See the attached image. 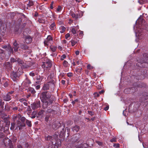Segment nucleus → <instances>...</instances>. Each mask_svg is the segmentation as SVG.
<instances>
[{
    "mask_svg": "<svg viewBox=\"0 0 148 148\" xmlns=\"http://www.w3.org/2000/svg\"><path fill=\"white\" fill-rule=\"evenodd\" d=\"M5 66L7 67H8L9 68H11V64L9 62H6L5 64Z\"/></svg>",
    "mask_w": 148,
    "mask_h": 148,
    "instance_id": "7c9ffc66",
    "label": "nucleus"
},
{
    "mask_svg": "<svg viewBox=\"0 0 148 148\" xmlns=\"http://www.w3.org/2000/svg\"><path fill=\"white\" fill-rule=\"evenodd\" d=\"M7 50L8 51L10 54H13V48L11 47L10 45H8V47L7 49Z\"/></svg>",
    "mask_w": 148,
    "mask_h": 148,
    "instance_id": "a211bd4d",
    "label": "nucleus"
},
{
    "mask_svg": "<svg viewBox=\"0 0 148 148\" xmlns=\"http://www.w3.org/2000/svg\"><path fill=\"white\" fill-rule=\"evenodd\" d=\"M18 108L17 107H14L12 108V110L14 111H16L18 110Z\"/></svg>",
    "mask_w": 148,
    "mask_h": 148,
    "instance_id": "052dcab7",
    "label": "nucleus"
},
{
    "mask_svg": "<svg viewBox=\"0 0 148 148\" xmlns=\"http://www.w3.org/2000/svg\"><path fill=\"white\" fill-rule=\"evenodd\" d=\"M66 56L65 55H64V54L63 55L61 56V60H64V59L65 58H66Z\"/></svg>",
    "mask_w": 148,
    "mask_h": 148,
    "instance_id": "09e8293b",
    "label": "nucleus"
},
{
    "mask_svg": "<svg viewBox=\"0 0 148 148\" xmlns=\"http://www.w3.org/2000/svg\"><path fill=\"white\" fill-rule=\"evenodd\" d=\"M26 122L27 125L29 127H31L32 126L31 122L30 121H29V120L27 119L26 121Z\"/></svg>",
    "mask_w": 148,
    "mask_h": 148,
    "instance_id": "a878e982",
    "label": "nucleus"
},
{
    "mask_svg": "<svg viewBox=\"0 0 148 148\" xmlns=\"http://www.w3.org/2000/svg\"><path fill=\"white\" fill-rule=\"evenodd\" d=\"M29 90L32 94H34L36 93V92L35 91V90L33 88H29Z\"/></svg>",
    "mask_w": 148,
    "mask_h": 148,
    "instance_id": "bb28decb",
    "label": "nucleus"
},
{
    "mask_svg": "<svg viewBox=\"0 0 148 148\" xmlns=\"http://www.w3.org/2000/svg\"><path fill=\"white\" fill-rule=\"evenodd\" d=\"M36 78L37 81L36 82V83L37 84H39L43 79L42 77H41L40 75H37L36 76Z\"/></svg>",
    "mask_w": 148,
    "mask_h": 148,
    "instance_id": "f3484780",
    "label": "nucleus"
},
{
    "mask_svg": "<svg viewBox=\"0 0 148 148\" xmlns=\"http://www.w3.org/2000/svg\"><path fill=\"white\" fill-rule=\"evenodd\" d=\"M22 144L21 143V144L20 143H18L17 144V148H24V146H22Z\"/></svg>",
    "mask_w": 148,
    "mask_h": 148,
    "instance_id": "72a5a7b5",
    "label": "nucleus"
},
{
    "mask_svg": "<svg viewBox=\"0 0 148 148\" xmlns=\"http://www.w3.org/2000/svg\"><path fill=\"white\" fill-rule=\"evenodd\" d=\"M40 102L38 101H37L36 103H34L31 104L32 108L33 110H35L40 107Z\"/></svg>",
    "mask_w": 148,
    "mask_h": 148,
    "instance_id": "20e7f679",
    "label": "nucleus"
},
{
    "mask_svg": "<svg viewBox=\"0 0 148 148\" xmlns=\"http://www.w3.org/2000/svg\"><path fill=\"white\" fill-rule=\"evenodd\" d=\"M14 92V91H11L10 92H9L8 94L9 95H12V94H13Z\"/></svg>",
    "mask_w": 148,
    "mask_h": 148,
    "instance_id": "0e129e2a",
    "label": "nucleus"
},
{
    "mask_svg": "<svg viewBox=\"0 0 148 148\" xmlns=\"http://www.w3.org/2000/svg\"><path fill=\"white\" fill-rule=\"evenodd\" d=\"M53 41V39L51 36H48L47 38L44 42L45 46L49 45Z\"/></svg>",
    "mask_w": 148,
    "mask_h": 148,
    "instance_id": "7ed1b4c3",
    "label": "nucleus"
},
{
    "mask_svg": "<svg viewBox=\"0 0 148 148\" xmlns=\"http://www.w3.org/2000/svg\"><path fill=\"white\" fill-rule=\"evenodd\" d=\"M53 139L55 141H56L57 140L58 137L57 134H55L53 135Z\"/></svg>",
    "mask_w": 148,
    "mask_h": 148,
    "instance_id": "e433bc0d",
    "label": "nucleus"
},
{
    "mask_svg": "<svg viewBox=\"0 0 148 148\" xmlns=\"http://www.w3.org/2000/svg\"><path fill=\"white\" fill-rule=\"evenodd\" d=\"M51 93L48 92H44L41 94L40 98L43 103L42 107L44 109L48 108L53 103V100L51 98Z\"/></svg>",
    "mask_w": 148,
    "mask_h": 148,
    "instance_id": "f257e3e1",
    "label": "nucleus"
},
{
    "mask_svg": "<svg viewBox=\"0 0 148 148\" xmlns=\"http://www.w3.org/2000/svg\"><path fill=\"white\" fill-rule=\"evenodd\" d=\"M78 99H76L74 101H73L72 102V103L74 105L75 104L76 102H78Z\"/></svg>",
    "mask_w": 148,
    "mask_h": 148,
    "instance_id": "49530a36",
    "label": "nucleus"
},
{
    "mask_svg": "<svg viewBox=\"0 0 148 148\" xmlns=\"http://www.w3.org/2000/svg\"><path fill=\"white\" fill-rule=\"evenodd\" d=\"M11 77L15 81V79L18 77V75L16 72L13 71L11 75Z\"/></svg>",
    "mask_w": 148,
    "mask_h": 148,
    "instance_id": "ddd939ff",
    "label": "nucleus"
},
{
    "mask_svg": "<svg viewBox=\"0 0 148 148\" xmlns=\"http://www.w3.org/2000/svg\"><path fill=\"white\" fill-rule=\"evenodd\" d=\"M52 138V136H48L46 138L47 140H50L51 141V139Z\"/></svg>",
    "mask_w": 148,
    "mask_h": 148,
    "instance_id": "37998d69",
    "label": "nucleus"
},
{
    "mask_svg": "<svg viewBox=\"0 0 148 148\" xmlns=\"http://www.w3.org/2000/svg\"><path fill=\"white\" fill-rule=\"evenodd\" d=\"M130 90V88L125 89L124 90V92L125 93L127 94L130 91H129Z\"/></svg>",
    "mask_w": 148,
    "mask_h": 148,
    "instance_id": "79ce46f5",
    "label": "nucleus"
},
{
    "mask_svg": "<svg viewBox=\"0 0 148 148\" xmlns=\"http://www.w3.org/2000/svg\"><path fill=\"white\" fill-rule=\"evenodd\" d=\"M4 143L5 147L9 146L8 148H14V147L12 143L11 140L8 138H5L4 140Z\"/></svg>",
    "mask_w": 148,
    "mask_h": 148,
    "instance_id": "f03ea898",
    "label": "nucleus"
},
{
    "mask_svg": "<svg viewBox=\"0 0 148 148\" xmlns=\"http://www.w3.org/2000/svg\"><path fill=\"white\" fill-rule=\"evenodd\" d=\"M43 110H41L39 112L38 114V115H41L43 113Z\"/></svg>",
    "mask_w": 148,
    "mask_h": 148,
    "instance_id": "13d9d810",
    "label": "nucleus"
},
{
    "mask_svg": "<svg viewBox=\"0 0 148 148\" xmlns=\"http://www.w3.org/2000/svg\"><path fill=\"white\" fill-rule=\"evenodd\" d=\"M23 103L25 106H27V103L26 102V100L23 102Z\"/></svg>",
    "mask_w": 148,
    "mask_h": 148,
    "instance_id": "774afa93",
    "label": "nucleus"
},
{
    "mask_svg": "<svg viewBox=\"0 0 148 148\" xmlns=\"http://www.w3.org/2000/svg\"><path fill=\"white\" fill-rule=\"evenodd\" d=\"M68 62L66 60H64L63 62V65L64 66H67V65Z\"/></svg>",
    "mask_w": 148,
    "mask_h": 148,
    "instance_id": "8fccbe9b",
    "label": "nucleus"
},
{
    "mask_svg": "<svg viewBox=\"0 0 148 148\" xmlns=\"http://www.w3.org/2000/svg\"><path fill=\"white\" fill-rule=\"evenodd\" d=\"M12 141L16 142L17 140V138L16 137L14 136L12 137Z\"/></svg>",
    "mask_w": 148,
    "mask_h": 148,
    "instance_id": "de8ad7c7",
    "label": "nucleus"
},
{
    "mask_svg": "<svg viewBox=\"0 0 148 148\" xmlns=\"http://www.w3.org/2000/svg\"><path fill=\"white\" fill-rule=\"evenodd\" d=\"M110 141L111 142H115L116 141V140L115 138H113L110 140Z\"/></svg>",
    "mask_w": 148,
    "mask_h": 148,
    "instance_id": "3c124183",
    "label": "nucleus"
},
{
    "mask_svg": "<svg viewBox=\"0 0 148 148\" xmlns=\"http://www.w3.org/2000/svg\"><path fill=\"white\" fill-rule=\"evenodd\" d=\"M67 76L69 77H71L73 76V74L71 73H69L67 74Z\"/></svg>",
    "mask_w": 148,
    "mask_h": 148,
    "instance_id": "5fc2aeb1",
    "label": "nucleus"
},
{
    "mask_svg": "<svg viewBox=\"0 0 148 148\" xmlns=\"http://www.w3.org/2000/svg\"><path fill=\"white\" fill-rule=\"evenodd\" d=\"M29 74L30 76L33 77L35 76V75H37V74L36 73L34 72V71H32L30 72Z\"/></svg>",
    "mask_w": 148,
    "mask_h": 148,
    "instance_id": "c756f323",
    "label": "nucleus"
},
{
    "mask_svg": "<svg viewBox=\"0 0 148 148\" xmlns=\"http://www.w3.org/2000/svg\"><path fill=\"white\" fill-rule=\"evenodd\" d=\"M71 16L73 18L75 19H77L78 18V15L77 14H75V13H72L71 14Z\"/></svg>",
    "mask_w": 148,
    "mask_h": 148,
    "instance_id": "b1692460",
    "label": "nucleus"
},
{
    "mask_svg": "<svg viewBox=\"0 0 148 148\" xmlns=\"http://www.w3.org/2000/svg\"><path fill=\"white\" fill-rule=\"evenodd\" d=\"M60 125V123L59 122H54L52 125V127L54 130H56L59 128Z\"/></svg>",
    "mask_w": 148,
    "mask_h": 148,
    "instance_id": "423d86ee",
    "label": "nucleus"
},
{
    "mask_svg": "<svg viewBox=\"0 0 148 148\" xmlns=\"http://www.w3.org/2000/svg\"><path fill=\"white\" fill-rule=\"evenodd\" d=\"M66 131V130L64 129V128H63L62 129V130L60 132V133L59 134V136L60 137H63L64 136V134H65Z\"/></svg>",
    "mask_w": 148,
    "mask_h": 148,
    "instance_id": "6ab92c4d",
    "label": "nucleus"
},
{
    "mask_svg": "<svg viewBox=\"0 0 148 148\" xmlns=\"http://www.w3.org/2000/svg\"><path fill=\"white\" fill-rule=\"evenodd\" d=\"M22 145L24 146V148H30L29 144L27 143H23V144H22Z\"/></svg>",
    "mask_w": 148,
    "mask_h": 148,
    "instance_id": "cd10ccee",
    "label": "nucleus"
},
{
    "mask_svg": "<svg viewBox=\"0 0 148 148\" xmlns=\"http://www.w3.org/2000/svg\"><path fill=\"white\" fill-rule=\"evenodd\" d=\"M56 24L55 23H53L50 25V28L53 30L55 29L56 28Z\"/></svg>",
    "mask_w": 148,
    "mask_h": 148,
    "instance_id": "393cba45",
    "label": "nucleus"
},
{
    "mask_svg": "<svg viewBox=\"0 0 148 148\" xmlns=\"http://www.w3.org/2000/svg\"><path fill=\"white\" fill-rule=\"evenodd\" d=\"M25 41L27 43H31L32 40V38L30 36L27 35L25 37Z\"/></svg>",
    "mask_w": 148,
    "mask_h": 148,
    "instance_id": "9b49d317",
    "label": "nucleus"
},
{
    "mask_svg": "<svg viewBox=\"0 0 148 148\" xmlns=\"http://www.w3.org/2000/svg\"><path fill=\"white\" fill-rule=\"evenodd\" d=\"M71 32L73 34H75L76 33V29L75 28H72L71 29Z\"/></svg>",
    "mask_w": 148,
    "mask_h": 148,
    "instance_id": "2f4dec72",
    "label": "nucleus"
},
{
    "mask_svg": "<svg viewBox=\"0 0 148 148\" xmlns=\"http://www.w3.org/2000/svg\"><path fill=\"white\" fill-rule=\"evenodd\" d=\"M33 5V3L32 1H29V3L27 4L28 6V7H31V6H32Z\"/></svg>",
    "mask_w": 148,
    "mask_h": 148,
    "instance_id": "a19ab883",
    "label": "nucleus"
},
{
    "mask_svg": "<svg viewBox=\"0 0 148 148\" xmlns=\"http://www.w3.org/2000/svg\"><path fill=\"white\" fill-rule=\"evenodd\" d=\"M21 121L22 122V123H24V122L27 120L25 118L24 116H21V117H20Z\"/></svg>",
    "mask_w": 148,
    "mask_h": 148,
    "instance_id": "c85d7f7f",
    "label": "nucleus"
},
{
    "mask_svg": "<svg viewBox=\"0 0 148 148\" xmlns=\"http://www.w3.org/2000/svg\"><path fill=\"white\" fill-rule=\"evenodd\" d=\"M18 64L20 65H22L24 63V62L21 59H19V58H17V62Z\"/></svg>",
    "mask_w": 148,
    "mask_h": 148,
    "instance_id": "4be33fe9",
    "label": "nucleus"
},
{
    "mask_svg": "<svg viewBox=\"0 0 148 148\" xmlns=\"http://www.w3.org/2000/svg\"><path fill=\"white\" fill-rule=\"evenodd\" d=\"M50 49L53 52H54L56 51L57 49V47H56L54 46H51L50 47Z\"/></svg>",
    "mask_w": 148,
    "mask_h": 148,
    "instance_id": "5701e85b",
    "label": "nucleus"
},
{
    "mask_svg": "<svg viewBox=\"0 0 148 148\" xmlns=\"http://www.w3.org/2000/svg\"><path fill=\"white\" fill-rule=\"evenodd\" d=\"M12 96V95H10L7 93L4 96L3 99L5 101H9L11 99Z\"/></svg>",
    "mask_w": 148,
    "mask_h": 148,
    "instance_id": "1a4fd4ad",
    "label": "nucleus"
},
{
    "mask_svg": "<svg viewBox=\"0 0 148 148\" xmlns=\"http://www.w3.org/2000/svg\"><path fill=\"white\" fill-rule=\"evenodd\" d=\"M88 147V145L87 144L84 143L77 146L76 148H86Z\"/></svg>",
    "mask_w": 148,
    "mask_h": 148,
    "instance_id": "dca6fc26",
    "label": "nucleus"
},
{
    "mask_svg": "<svg viewBox=\"0 0 148 148\" xmlns=\"http://www.w3.org/2000/svg\"><path fill=\"white\" fill-rule=\"evenodd\" d=\"M143 56L144 58L143 60L141 61V63H147L148 62V54H143Z\"/></svg>",
    "mask_w": 148,
    "mask_h": 148,
    "instance_id": "0eeeda50",
    "label": "nucleus"
},
{
    "mask_svg": "<svg viewBox=\"0 0 148 148\" xmlns=\"http://www.w3.org/2000/svg\"><path fill=\"white\" fill-rule=\"evenodd\" d=\"M51 62L49 61H47L46 62H45L44 64H43L42 66V67H45L47 68H51Z\"/></svg>",
    "mask_w": 148,
    "mask_h": 148,
    "instance_id": "9d476101",
    "label": "nucleus"
},
{
    "mask_svg": "<svg viewBox=\"0 0 148 148\" xmlns=\"http://www.w3.org/2000/svg\"><path fill=\"white\" fill-rule=\"evenodd\" d=\"M109 106H107L106 107H105L104 108V110H106V111L107 110H108V109H109Z\"/></svg>",
    "mask_w": 148,
    "mask_h": 148,
    "instance_id": "69168bd1",
    "label": "nucleus"
},
{
    "mask_svg": "<svg viewBox=\"0 0 148 148\" xmlns=\"http://www.w3.org/2000/svg\"><path fill=\"white\" fill-rule=\"evenodd\" d=\"M17 124L18 125V127L19 130L21 129L23 127H25L26 126V125L25 123H22V124H21V123L19 120L17 121Z\"/></svg>",
    "mask_w": 148,
    "mask_h": 148,
    "instance_id": "f8f14e48",
    "label": "nucleus"
},
{
    "mask_svg": "<svg viewBox=\"0 0 148 148\" xmlns=\"http://www.w3.org/2000/svg\"><path fill=\"white\" fill-rule=\"evenodd\" d=\"M26 100L25 99L22 98L19 99V101L21 102H23Z\"/></svg>",
    "mask_w": 148,
    "mask_h": 148,
    "instance_id": "4d7b16f0",
    "label": "nucleus"
},
{
    "mask_svg": "<svg viewBox=\"0 0 148 148\" xmlns=\"http://www.w3.org/2000/svg\"><path fill=\"white\" fill-rule=\"evenodd\" d=\"M20 47L21 49L23 50L28 49V47L25 44L22 43L20 44Z\"/></svg>",
    "mask_w": 148,
    "mask_h": 148,
    "instance_id": "2eb2a0df",
    "label": "nucleus"
},
{
    "mask_svg": "<svg viewBox=\"0 0 148 148\" xmlns=\"http://www.w3.org/2000/svg\"><path fill=\"white\" fill-rule=\"evenodd\" d=\"M48 88V86L47 84H44L43 87V89L44 90H46Z\"/></svg>",
    "mask_w": 148,
    "mask_h": 148,
    "instance_id": "4c0bfd02",
    "label": "nucleus"
},
{
    "mask_svg": "<svg viewBox=\"0 0 148 148\" xmlns=\"http://www.w3.org/2000/svg\"><path fill=\"white\" fill-rule=\"evenodd\" d=\"M113 146L115 147L116 148L119 147V144L118 143L115 144L114 143L113 145Z\"/></svg>",
    "mask_w": 148,
    "mask_h": 148,
    "instance_id": "603ef678",
    "label": "nucleus"
},
{
    "mask_svg": "<svg viewBox=\"0 0 148 148\" xmlns=\"http://www.w3.org/2000/svg\"><path fill=\"white\" fill-rule=\"evenodd\" d=\"M88 113L91 116L94 115V112L91 111H88Z\"/></svg>",
    "mask_w": 148,
    "mask_h": 148,
    "instance_id": "864d4df0",
    "label": "nucleus"
},
{
    "mask_svg": "<svg viewBox=\"0 0 148 148\" xmlns=\"http://www.w3.org/2000/svg\"><path fill=\"white\" fill-rule=\"evenodd\" d=\"M4 136V134L2 132H0V138H2Z\"/></svg>",
    "mask_w": 148,
    "mask_h": 148,
    "instance_id": "bf43d9fd",
    "label": "nucleus"
},
{
    "mask_svg": "<svg viewBox=\"0 0 148 148\" xmlns=\"http://www.w3.org/2000/svg\"><path fill=\"white\" fill-rule=\"evenodd\" d=\"M15 125V124L14 123H11V127H10V129L11 130H13L14 128V125Z\"/></svg>",
    "mask_w": 148,
    "mask_h": 148,
    "instance_id": "58836bf2",
    "label": "nucleus"
},
{
    "mask_svg": "<svg viewBox=\"0 0 148 148\" xmlns=\"http://www.w3.org/2000/svg\"><path fill=\"white\" fill-rule=\"evenodd\" d=\"M21 117V115L18 114V115H14L13 116V119L14 121H16L17 119H20Z\"/></svg>",
    "mask_w": 148,
    "mask_h": 148,
    "instance_id": "412c9836",
    "label": "nucleus"
},
{
    "mask_svg": "<svg viewBox=\"0 0 148 148\" xmlns=\"http://www.w3.org/2000/svg\"><path fill=\"white\" fill-rule=\"evenodd\" d=\"M57 55V53L56 52L53 53L51 54V56H52L53 57H56Z\"/></svg>",
    "mask_w": 148,
    "mask_h": 148,
    "instance_id": "c03bdc74",
    "label": "nucleus"
},
{
    "mask_svg": "<svg viewBox=\"0 0 148 148\" xmlns=\"http://www.w3.org/2000/svg\"><path fill=\"white\" fill-rule=\"evenodd\" d=\"M145 21L142 18H139L138 20V22H139V24L140 23V22L141 23H143V22H145Z\"/></svg>",
    "mask_w": 148,
    "mask_h": 148,
    "instance_id": "c9c22d12",
    "label": "nucleus"
},
{
    "mask_svg": "<svg viewBox=\"0 0 148 148\" xmlns=\"http://www.w3.org/2000/svg\"><path fill=\"white\" fill-rule=\"evenodd\" d=\"M87 68L88 69H90L93 68L92 66L91 67L90 65L88 64L87 66Z\"/></svg>",
    "mask_w": 148,
    "mask_h": 148,
    "instance_id": "680f3d73",
    "label": "nucleus"
},
{
    "mask_svg": "<svg viewBox=\"0 0 148 148\" xmlns=\"http://www.w3.org/2000/svg\"><path fill=\"white\" fill-rule=\"evenodd\" d=\"M40 88V85H37L36 87V89L38 90Z\"/></svg>",
    "mask_w": 148,
    "mask_h": 148,
    "instance_id": "338daca9",
    "label": "nucleus"
},
{
    "mask_svg": "<svg viewBox=\"0 0 148 148\" xmlns=\"http://www.w3.org/2000/svg\"><path fill=\"white\" fill-rule=\"evenodd\" d=\"M96 143L99 145H101L102 144V143L101 142H99V141H97Z\"/></svg>",
    "mask_w": 148,
    "mask_h": 148,
    "instance_id": "e2e57ef3",
    "label": "nucleus"
},
{
    "mask_svg": "<svg viewBox=\"0 0 148 148\" xmlns=\"http://www.w3.org/2000/svg\"><path fill=\"white\" fill-rule=\"evenodd\" d=\"M46 112L48 113H51L54 114H56L57 113V112L55 110H53L51 108H50L49 107L48 108Z\"/></svg>",
    "mask_w": 148,
    "mask_h": 148,
    "instance_id": "4468645a",
    "label": "nucleus"
},
{
    "mask_svg": "<svg viewBox=\"0 0 148 148\" xmlns=\"http://www.w3.org/2000/svg\"><path fill=\"white\" fill-rule=\"evenodd\" d=\"M10 61L12 63H14L17 62V58L14 59L13 58H11L10 59Z\"/></svg>",
    "mask_w": 148,
    "mask_h": 148,
    "instance_id": "473e14b6",
    "label": "nucleus"
},
{
    "mask_svg": "<svg viewBox=\"0 0 148 148\" xmlns=\"http://www.w3.org/2000/svg\"><path fill=\"white\" fill-rule=\"evenodd\" d=\"M13 48L14 49V51L15 52L18 51V49L20 47L18 44L17 43L16 40H15L14 42L13 43Z\"/></svg>",
    "mask_w": 148,
    "mask_h": 148,
    "instance_id": "6e6552de",
    "label": "nucleus"
},
{
    "mask_svg": "<svg viewBox=\"0 0 148 148\" xmlns=\"http://www.w3.org/2000/svg\"><path fill=\"white\" fill-rule=\"evenodd\" d=\"M70 36V34L69 33L65 35L66 39H67Z\"/></svg>",
    "mask_w": 148,
    "mask_h": 148,
    "instance_id": "6e6d98bb",
    "label": "nucleus"
},
{
    "mask_svg": "<svg viewBox=\"0 0 148 148\" xmlns=\"http://www.w3.org/2000/svg\"><path fill=\"white\" fill-rule=\"evenodd\" d=\"M79 126L76 125L72 128V130L74 132H77L79 130Z\"/></svg>",
    "mask_w": 148,
    "mask_h": 148,
    "instance_id": "aec40b11",
    "label": "nucleus"
},
{
    "mask_svg": "<svg viewBox=\"0 0 148 148\" xmlns=\"http://www.w3.org/2000/svg\"><path fill=\"white\" fill-rule=\"evenodd\" d=\"M31 83L30 80L26 77L25 81L22 83V84L25 87H27Z\"/></svg>",
    "mask_w": 148,
    "mask_h": 148,
    "instance_id": "39448f33",
    "label": "nucleus"
},
{
    "mask_svg": "<svg viewBox=\"0 0 148 148\" xmlns=\"http://www.w3.org/2000/svg\"><path fill=\"white\" fill-rule=\"evenodd\" d=\"M71 43V45L72 46H74L77 43V42L74 41V40H72L70 41Z\"/></svg>",
    "mask_w": 148,
    "mask_h": 148,
    "instance_id": "f704fd0d",
    "label": "nucleus"
},
{
    "mask_svg": "<svg viewBox=\"0 0 148 148\" xmlns=\"http://www.w3.org/2000/svg\"><path fill=\"white\" fill-rule=\"evenodd\" d=\"M60 29L62 30V31L60 32L61 33H63L65 30L66 29L64 27H61Z\"/></svg>",
    "mask_w": 148,
    "mask_h": 148,
    "instance_id": "a18cd8bd",
    "label": "nucleus"
},
{
    "mask_svg": "<svg viewBox=\"0 0 148 148\" xmlns=\"http://www.w3.org/2000/svg\"><path fill=\"white\" fill-rule=\"evenodd\" d=\"M62 7L60 6H58L56 9V10L58 12H60L61 10Z\"/></svg>",
    "mask_w": 148,
    "mask_h": 148,
    "instance_id": "ea45409f",
    "label": "nucleus"
}]
</instances>
